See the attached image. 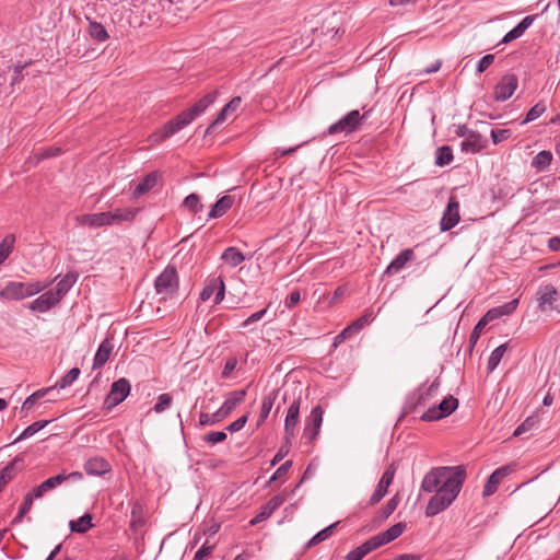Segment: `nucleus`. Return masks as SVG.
<instances>
[{
  "instance_id": "obj_1",
  "label": "nucleus",
  "mask_w": 560,
  "mask_h": 560,
  "mask_svg": "<svg viewBox=\"0 0 560 560\" xmlns=\"http://www.w3.org/2000/svg\"><path fill=\"white\" fill-rule=\"evenodd\" d=\"M466 470L463 466L435 467L425 474L421 482V490L428 493L435 492L425 508V516L433 517L446 510L459 494Z\"/></svg>"
},
{
  "instance_id": "obj_2",
  "label": "nucleus",
  "mask_w": 560,
  "mask_h": 560,
  "mask_svg": "<svg viewBox=\"0 0 560 560\" xmlns=\"http://www.w3.org/2000/svg\"><path fill=\"white\" fill-rule=\"evenodd\" d=\"M218 95V92L207 94L199 100L191 108L182 112L174 119L167 121L162 128L153 132L150 137L153 142H161L180 131L189 125L196 117L202 114L210 106Z\"/></svg>"
},
{
  "instance_id": "obj_3",
  "label": "nucleus",
  "mask_w": 560,
  "mask_h": 560,
  "mask_svg": "<svg viewBox=\"0 0 560 560\" xmlns=\"http://www.w3.org/2000/svg\"><path fill=\"white\" fill-rule=\"evenodd\" d=\"M178 276L174 267H166L156 278L154 287L160 300L166 301L173 299L178 291Z\"/></svg>"
},
{
  "instance_id": "obj_4",
  "label": "nucleus",
  "mask_w": 560,
  "mask_h": 560,
  "mask_svg": "<svg viewBox=\"0 0 560 560\" xmlns=\"http://www.w3.org/2000/svg\"><path fill=\"white\" fill-rule=\"evenodd\" d=\"M369 113L370 112H365L364 114L361 115L358 109L349 112L347 115L341 117L337 122L332 124L328 128V133H349L355 131L360 127L362 120L368 117Z\"/></svg>"
},
{
  "instance_id": "obj_5",
  "label": "nucleus",
  "mask_w": 560,
  "mask_h": 560,
  "mask_svg": "<svg viewBox=\"0 0 560 560\" xmlns=\"http://www.w3.org/2000/svg\"><path fill=\"white\" fill-rule=\"evenodd\" d=\"M458 406V400L448 396L445 397L438 406L429 408L422 416L421 419L424 421H436L442 418L450 416Z\"/></svg>"
},
{
  "instance_id": "obj_6",
  "label": "nucleus",
  "mask_w": 560,
  "mask_h": 560,
  "mask_svg": "<svg viewBox=\"0 0 560 560\" xmlns=\"http://www.w3.org/2000/svg\"><path fill=\"white\" fill-rule=\"evenodd\" d=\"M130 383L127 378L121 377L117 381H115L112 386L110 390L105 399V405L108 408L115 407L119 405L121 401H124L127 396L130 393Z\"/></svg>"
},
{
  "instance_id": "obj_7",
  "label": "nucleus",
  "mask_w": 560,
  "mask_h": 560,
  "mask_svg": "<svg viewBox=\"0 0 560 560\" xmlns=\"http://www.w3.org/2000/svg\"><path fill=\"white\" fill-rule=\"evenodd\" d=\"M214 292H217L214 298V304H219L223 301L225 293V284L222 277L208 278L205 288L200 293V299L202 301H208L213 295Z\"/></svg>"
},
{
  "instance_id": "obj_8",
  "label": "nucleus",
  "mask_w": 560,
  "mask_h": 560,
  "mask_svg": "<svg viewBox=\"0 0 560 560\" xmlns=\"http://www.w3.org/2000/svg\"><path fill=\"white\" fill-rule=\"evenodd\" d=\"M518 80L515 74H505L494 89V98L499 102L509 100L517 89Z\"/></svg>"
},
{
  "instance_id": "obj_9",
  "label": "nucleus",
  "mask_w": 560,
  "mask_h": 560,
  "mask_svg": "<svg viewBox=\"0 0 560 560\" xmlns=\"http://www.w3.org/2000/svg\"><path fill=\"white\" fill-rule=\"evenodd\" d=\"M406 527V523L399 522L390 526L387 530L371 537L369 540L371 541V545L377 549L398 538L405 532Z\"/></svg>"
},
{
  "instance_id": "obj_10",
  "label": "nucleus",
  "mask_w": 560,
  "mask_h": 560,
  "mask_svg": "<svg viewBox=\"0 0 560 560\" xmlns=\"http://www.w3.org/2000/svg\"><path fill=\"white\" fill-rule=\"evenodd\" d=\"M459 202L451 197L440 222L441 231L445 232L453 229L459 222Z\"/></svg>"
},
{
  "instance_id": "obj_11",
  "label": "nucleus",
  "mask_w": 560,
  "mask_h": 560,
  "mask_svg": "<svg viewBox=\"0 0 560 560\" xmlns=\"http://www.w3.org/2000/svg\"><path fill=\"white\" fill-rule=\"evenodd\" d=\"M558 291L552 284H546L538 289L536 293L537 307L545 312L553 307Z\"/></svg>"
},
{
  "instance_id": "obj_12",
  "label": "nucleus",
  "mask_w": 560,
  "mask_h": 560,
  "mask_svg": "<svg viewBox=\"0 0 560 560\" xmlns=\"http://www.w3.org/2000/svg\"><path fill=\"white\" fill-rule=\"evenodd\" d=\"M55 294L54 290H49L35 299L30 304V310L33 312L45 313L60 302V299Z\"/></svg>"
},
{
  "instance_id": "obj_13",
  "label": "nucleus",
  "mask_w": 560,
  "mask_h": 560,
  "mask_svg": "<svg viewBox=\"0 0 560 560\" xmlns=\"http://www.w3.org/2000/svg\"><path fill=\"white\" fill-rule=\"evenodd\" d=\"M323 413L320 406H316L312 409L307 423L304 428V435L310 440H314L317 436L323 422Z\"/></svg>"
},
{
  "instance_id": "obj_14",
  "label": "nucleus",
  "mask_w": 560,
  "mask_h": 560,
  "mask_svg": "<svg viewBox=\"0 0 560 560\" xmlns=\"http://www.w3.org/2000/svg\"><path fill=\"white\" fill-rule=\"evenodd\" d=\"M115 348L114 338L107 337L100 345L94 360H93V369L102 368L110 358Z\"/></svg>"
},
{
  "instance_id": "obj_15",
  "label": "nucleus",
  "mask_w": 560,
  "mask_h": 560,
  "mask_svg": "<svg viewBox=\"0 0 560 560\" xmlns=\"http://www.w3.org/2000/svg\"><path fill=\"white\" fill-rule=\"evenodd\" d=\"M107 212L82 214L75 218L79 225L89 226L91 229H97L101 226L109 225Z\"/></svg>"
},
{
  "instance_id": "obj_16",
  "label": "nucleus",
  "mask_w": 560,
  "mask_h": 560,
  "mask_svg": "<svg viewBox=\"0 0 560 560\" xmlns=\"http://www.w3.org/2000/svg\"><path fill=\"white\" fill-rule=\"evenodd\" d=\"M510 474V467L503 466L498 469H495L488 478L485 488H483V495L490 497L492 495L497 489L500 482Z\"/></svg>"
},
{
  "instance_id": "obj_17",
  "label": "nucleus",
  "mask_w": 560,
  "mask_h": 560,
  "mask_svg": "<svg viewBox=\"0 0 560 560\" xmlns=\"http://www.w3.org/2000/svg\"><path fill=\"white\" fill-rule=\"evenodd\" d=\"M242 98L240 96L233 97L218 114L214 121L207 128L206 135L210 133L211 130L222 122H224L229 115L234 114L241 106Z\"/></svg>"
},
{
  "instance_id": "obj_18",
  "label": "nucleus",
  "mask_w": 560,
  "mask_h": 560,
  "mask_svg": "<svg viewBox=\"0 0 560 560\" xmlns=\"http://www.w3.org/2000/svg\"><path fill=\"white\" fill-rule=\"evenodd\" d=\"M161 178L159 172H151L143 177V179L135 187L132 191L133 198H140L141 196L148 194L153 187L156 186Z\"/></svg>"
},
{
  "instance_id": "obj_19",
  "label": "nucleus",
  "mask_w": 560,
  "mask_h": 560,
  "mask_svg": "<svg viewBox=\"0 0 560 560\" xmlns=\"http://www.w3.org/2000/svg\"><path fill=\"white\" fill-rule=\"evenodd\" d=\"M84 470L90 476H102L110 470V465L103 457H92L84 463Z\"/></svg>"
},
{
  "instance_id": "obj_20",
  "label": "nucleus",
  "mask_w": 560,
  "mask_h": 560,
  "mask_svg": "<svg viewBox=\"0 0 560 560\" xmlns=\"http://www.w3.org/2000/svg\"><path fill=\"white\" fill-rule=\"evenodd\" d=\"M300 399H294L288 409L284 422V431L288 436L293 435L294 429L299 422Z\"/></svg>"
},
{
  "instance_id": "obj_21",
  "label": "nucleus",
  "mask_w": 560,
  "mask_h": 560,
  "mask_svg": "<svg viewBox=\"0 0 560 560\" xmlns=\"http://www.w3.org/2000/svg\"><path fill=\"white\" fill-rule=\"evenodd\" d=\"M413 258L412 249H404L395 259L387 266L385 275L393 276L400 271L405 265Z\"/></svg>"
},
{
  "instance_id": "obj_22",
  "label": "nucleus",
  "mask_w": 560,
  "mask_h": 560,
  "mask_svg": "<svg viewBox=\"0 0 560 560\" xmlns=\"http://www.w3.org/2000/svg\"><path fill=\"white\" fill-rule=\"evenodd\" d=\"M0 298L4 300H22L24 295V283L23 282H9L1 291Z\"/></svg>"
},
{
  "instance_id": "obj_23",
  "label": "nucleus",
  "mask_w": 560,
  "mask_h": 560,
  "mask_svg": "<svg viewBox=\"0 0 560 560\" xmlns=\"http://www.w3.org/2000/svg\"><path fill=\"white\" fill-rule=\"evenodd\" d=\"M245 396V389L231 392L223 405L220 407L221 413H224L225 417H228L236 408V406L244 400Z\"/></svg>"
},
{
  "instance_id": "obj_24",
  "label": "nucleus",
  "mask_w": 560,
  "mask_h": 560,
  "mask_svg": "<svg viewBox=\"0 0 560 560\" xmlns=\"http://www.w3.org/2000/svg\"><path fill=\"white\" fill-rule=\"evenodd\" d=\"M62 482H65V477L63 474L61 472L46 479L45 481H43L40 485L33 489L35 498H42L46 492L57 488Z\"/></svg>"
},
{
  "instance_id": "obj_25",
  "label": "nucleus",
  "mask_w": 560,
  "mask_h": 560,
  "mask_svg": "<svg viewBox=\"0 0 560 560\" xmlns=\"http://www.w3.org/2000/svg\"><path fill=\"white\" fill-rule=\"evenodd\" d=\"M234 198L232 196L225 195L221 197L211 208L209 212V219L221 218L233 206Z\"/></svg>"
},
{
  "instance_id": "obj_26",
  "label": "nucleus",
  "mask_w": 560,
  "mask_h": 560,
  "mask_svg": "<svg viewBox=\"0 0 560 560\" xmlns=\"http://www.w3.org/2000/svg\"><path fill=\"white\" fill-rule=\"evenodd\" d=\"M109 225L120 224L125 221H131L137 214V210L133 209H116L114 211H107Z\"/></svg>"
},
{
  "instance_id": "obj_27",
  "label": "nucleus",
  "mask_w": 560,
  "mask_h": 560,
  "mask_svg": "<svg viewBox=\"0 0 560 560\" xmlns=\"http://www.w3.org/2000/svg\"><path fill=\"white\" fill-rule=\"evenodd\" d=\"M221 259L231 267H237L245 260V256L236 247H228L221 255Z\"/></svg>"
},
{
  "instance_id": "obj_28",
  "label": "nucleus",
  "mask_w": 560,
  "mask_h": 560,
  "mask_svg": "<svg viewBox=\"0 0 560 560\" xmlns=\"http://www.w3.org/2000/svg\"><path fill=\"white\" fill-rule=\"evenodd\" d=\"M78 275L73 272L67 273L63 278H61L56 285L55 294L61 300L67 292L71 289V287L77 282Z\"/></svg>"
},
{
  "instance_id": "obj_29",
  "label": "nucleus",
  "mask_w": 560,
  "mask_h": 560,
  "mask_svg": "<svg viewBox=\"0 0 560 560\" xmlns=\"http://www.w3.org/2000/svg\"><path fill=\"white\" fill-rule=\"evenodd\" d=\"M460 148L462 151L467 153L479 152L483 148L480 135L470 132L468 138L462 141Z\"/></svg>"
},
{
  "instance_id": "obj_30",
  "label": "nucleus",
  "mask_w": 560,
  "mask_h": 560,
  "mask_svg": "<svg viewBox=\"0 0 560 560\" xmlns=\"http://www.w3.org/2000/svg\"><path fill=\"white\" fill-rule=\"evenodd\" d=\"M277 396H278V390H272L262 399L260 415H259V419H258V423H257L258 425H260L269 416V413L272 409V406L277 399Z\"/></svg>"
},
{
  "instance_id": "obj_31",
  "label": "nucleus",
  "mask_w": 560,
  "mask_h": 560,
  "mask_svg": "<svg viewBox=\"0 0 560 560\" xmlns=\"http://www.w3.org/2000/svg\"><path fill=\"white\" fill-rule=\"evenodd\" d=\"M69 526L71 532L84 534L93 526L92 516L86 513L75 521H70Z\"/></svg>"
},
{
  "instance_id": "obj_32",
  "label": "nucleus",
  "mask_w": 560,
  "mask_h": 560,
  "mask_svg": "<svg viewBox=\"0 0 560 560\" xmlns=\"http://www.w3.org/2000/svg\"><path fill=\"white\" fill-rule=\"evenodd\" d=\"M55 390V386L54 387H47V388H43V389H39V390H36L35 393H33L32 395H30L23 402L22 407H21V411H28L33 406L34 404L49 395L50 393H52Z\"/></svg>"
},
{
  "instance_id": "obj_33",
  "label": "nucleus",
  "mask_w": 560,
  "mask_h": 560,
  "mask_svg": "<svg viewBox=\"0 0 560 560\" xmlns=\"http://www.w3.org/2000/svg\"><path fill=\"white\" fill-rule=\"evenodd\" d=\"M375 550L373 545H371V541L368 539L365 542H363L361 546L357 547L352 551H350L345 560H362L363 557H365L371 551Z\"/></svg>"
},
{
  "instance_id": "obj_34",
  "label": "nucleus",
  "mask_w": 560,
  "mask_h": 560,
  "mask_svg": "<svg viewBox=\"0 0 560 560\" xmlns=\"http://www.w3.org/2000/svg\"><path fill=\"white\" fill-rule=\"evenodd\" d=\"M89 34L93 39L97 42H105L108 38V33L105 27L95 21H90Z\"/></svg>"
},
{
  "instance_id": "obj_35",
  "label": "nucleus",
  "mask_w": 560,
  "mask_h": 560,
  "mask_svg": "<svg viewBox=\"0 0 560 560\" xmlns=\"http://www.w3.org/2000/svg\"><path fill=\"white\" fill-rule=\"evenodd\" d=\"M48 423V420H40L32 423L23 430V432L15 439L14 443L33 436L35 433L44 429Z\"/></svg>"
},
{
  "instance_id": "obj_36",
  "label": "nucleus",
  "mask_w": 560,
  "mask_h": 560,
  "mask_svg": "<svg viewBox=\"0 0 560 560\" xmlns=\"http://www.w3.org/2000/svg\"><path fill=\"white\" fill-rule=\"evenodd\" d=\"M552 154L550 151H540L532 161V166L542 171L550 165Z\"/></svg>"
},
{
  "instance_id": "obj_37",
  "label": "nucleus",
  "mask_w": 560,
  "mask_h": 560,
  "mask_svg": "<svg viewBox=\"0 0 560 560\" xmlns=\"http://www.w3.org/2000/svg\"><path fill=\"white\" fill-rule=\"evenodd\" d=\"M453 161V152L450 147H440L435 153V164L439 166L448 165Z\"/></svg>"
},
{
  "instance_id": "obj_38",
  "label": "nucleus",
  "mask_w": 560,
  "mask_h": 560,
  "mask_svg": "<svg viewBox=\"0 0 560 560\" xmlns=\"http://www.w3.org/2000/svg\"><path fill=\"white\" fill-rule=\"evenodd\" d=\"M183 206L191 213H198L202 211L203 205L200 201V197L197 194L188 195L183 202Z\"/></svg>"
},
{
  "instance_id": "obj_39",
  "label": "nucleus",
  "mask_w": 560,
  "mask_h": 560,
  "mask_svg": "<svg viewBox=\"0 0 560 560\" xmlns=\"http://www.w3.org/2000/svg\"><path fill=\"white\" fill-rule=\"evenodd\" d=\"M506 345H500L497 347L490 354L488 360V370L489 372H492L500 363L502 357L504 355L506 351Z\"/></svg>"
},
{
  "instance_id": "obj_40",
  "label": "nucleus",
  "mask_w": 560,
  "mask_h": 560,
  "mask_svg": "<svg viewBox=\"0 0 560 560\" xmlns=\"http://www.w3.org/2000/svg\"><path fill=\"white\" fill-rule=\"evenodd\" d=\"M547 109L546 103L544 101L535 104L526 114L525 119L522 121L523 125L534 121L539 118Z\"/></svg>"
},
{
  "instance_id": "obj_41",
  "label": "nucleus",
  "mask_w": 560,
  "mask_h": 560,
  "mask_svg": "<svg viewBox=\"0 0 560 560\" xmlns=\"http://www.w3.org/2000/svg\"><path fill=\"white\" fill-rule=\"evenodd\" d=\"M225 415L224 413H221V409L219 408L212 415H209V413H206V412H201L200 416H199V423L200 425H210V424H214L217 422H220L222 421L223 419H225Z\"/></svg>"
},
{
  "instance_id": "obj_42",
  "label": "nucleus",
  "mask_w": 560,
  "mask_h": 560,
  "mask_svg": "<svg viewBox=\"0 0 560 560\" xmlns=\"http://www.w3.org/2000/svg\"><path fill=\"white\" fill-rule=\"evenodd\" d=\"M14 236L7 235L0 243V265L9 257L14 244Z\"/></svg>"
},
{
  "instance_id": "obj_43",
  "label": "nucleus",
  "mask_w": 560,
  "mask_h": 560,
  "mask_svg": "<svg viewBox=\"0 0 560 560\" xmlns=\"http://www.w3.org/2000/svg\"><path fill=\"white\" fill-rule=\"evenodd\" d=\"M337 526V523L331 524L327 526L326 528L318 532L315 536L311 538V540L307 542L308 547L315 546L324 540H326L331 534L334 528Z\"/></svg>"
},
{
  "instance_id": "obj_44",
  "label": "nucleus",
  "mask_w": 560,
  "mask_h": 560,
  "mask_svg": "<svg viewBox=\"0 0 560 560\" xmlns=\"http://www.w3.org/2000/svg\"><path fill=\"white\" fill-rule=\"evenodd\" d=\"M141 513H142V506L139 503H135L132 506V510H131V521H130V527L135 530L144 524Z\"/></svg>"
},
{
  "instance_id": "obj_45",
  "label": "nucleus",
  "mask_w": 560,
  "mask_h": 560,
  "mask_svg": "<svg viewBox=\"0 0 560 560\" xmlns=\"http://www.w3.org/2000/svg\"><path fill=\"white\" fill-rule=\"evenodd\" d=\"M538 423V419L535 416L527 417L514 431V436H520L525 432L532 430Z\"/></svg>"
},
{
  "instance_id": "obj_46",
  "label": "nucleus",
  "mask_w": 560,
  "mask_h": 560,
  "mask_svg": "<svg viewBox=\"0 0 560 560\" xmlns=\"http://www.w3.org/2000/svg\"><path fill=\"white\" fill-rule=\"evenodd\" d=\"M80 369L72 368L66 375L61 377V380L58 382L59 388H66L70 386L80 375Z\"/></svg>"
},
{
  "instance_id": "obj_47",
  "label": "nucleus",
  "mask_w": 560,
  "mask_h": 560,
  "mask_svg": "<svg viewBox=\"0 0 560 560\" xmlns=\"http://www.w3.org/2000/svg\"><path fill=\"white\" fill-rule=\"evenodd\" d=\"M501 317L500 311L498 307L489 310L486 315L478 322V324L474 328V334L477 329H481L488 322L498 319Z\"/></svg>"
},
{
  "instance_id": "obj_48",
  "label": "nucleus",
  "mask_w": 560,
  "mask_h": 560,
  "mask_svg": "<svg viewBox=\"0 0 560 560\" xmlns=\"http://www.w3.org/2000/svg\"><path fill=\"white\" fill-rule=\"evenodd\" d=\"M374 319L373 313L368 311L361 317L355 319L351 326L355 332H359L362 328L368 326Z\"/></svg>"
},
{
  "instance_id": "obj_49",
  "label": "nucleus",
  "mask_w": 560,
  "mask_h": 560,
  "mask_svg": "<svg viewBox=\"0 0 560 560\" xmlns=\"http://www.w3.org/2000/svg\"><path fill=\"white\" fill-rule=\"evenodd\" d=\"M49 283L42 282H33V283H24V295L25 298L35 295L47 288Z\"/></svg>"
},
{
  "instance_id": "obj_50",
  "label": "nucleus",
  "mask_w": 560,
  "mask_h": 560,
  "mask_svg": "<svg viewBox=\"0 0 560 560\" xmlns=\"http://www.w3.org/2000/svg\"><path fill=\"white\" fill-rule=\"evenodd\" d=\"M228 438L226 433L223 431H213L207 433L202 439L205 442L209 444H217L225 441Z\"/></svg>"
},
{
  "instance_id": "obj_51",
  "label": "nucleus",
  "mask_w": 560,
  "mask_h": 560,
  "mask_svg": "<svg viewBox=\"0 0 560 560\" xmlns=\"http://www.w3.org/2000/svg\"><path fill=\"white\" fill-rule=\"evenodd\" d=\"M399 503L398 495L393 497L387 501L385 506L382 509V518H387L396 509Z\"/></svg>"
},
{
  "instance_id": "obj_52",
  "label": "nucleus",
  "mask_w": 560,
  "mask_h": 560,
  "mask_svg": "<svg viewBox=\"0 0 560 560\" xmlns=\"http://www.w3.org/2000/svg\"><path fill=\"white\" fill-rule=\"evenodd\" d=\"M171 402H172V397H171V395H168V394H162V395H160V396H159V398H158V402H156V404H155V406H154V410H155L156 412H162V411H164L166 408H168V407H170Z\"/></svg>"
},
{
  "instance_id": "obj_53",
  "label": "nucleus",
  "mask_w": 560,
  "mask_h": 560,
  "mask_svg": "<svg viewBox=\"0 0 560 560\" xmlns=\"http://www.w3.org/2000/svg\"><path fill=\"white\" fill-rule=\"evenodd\" d=\"M387 489H388L387 487H385L381 483H377L375 491L371 495L370 504L374 505V504L378 503L386 495Z\"/></svg>"
},
{
  "instance_id": "obj_54",
  "label": "nucleus",
  "mask_w": 560,
  "mask_h": 560,
  "mask_svg": "<svg viewBox=\"0 0 560 560\" xmlns=\"http://www.w3.org/2000/svg\"><path fill=\"white\" fill-rule=\"evenodd\" d=\"M395 472H396V467L394 464H392L386 470L385 472L383 474L381 480L378 481V483L385 486V487H389L390 483L393 482V479L395 477Z\"/></svg>"
},
{
  "instance_id": "obj_55",
  "label": "nucleus",
  "mask_w": 560,
  "mask_h": 560,
  "mask_svg": "<svg viewBox=\"0 0 560 560\" xmlns=\"http://www.w3.org/2000/svg\"><path fill=\"white\" fill-rule=\"evenodd\" d=\"M292 467V460H287L285 463H283L280 467H278V469L275 471V474L270 477L269 479V483L278 480L279 478L283 477L284 475H287V472L289 471V469Z\"/></svg>"
},
{
  "instance_id": "obj_56",
  "label": "nucleus",
  "mask_w": 560,
  "mask_h": 560,
  "mask_svg": "<svg viewBox=\"0 0 560 560\" xmlns=\"http://www.w3.org/2000/svg\"><path fill=\"white\" fill-rule=\"evenodd\" d=\"M511 136V131L509 129H497L491 130V138L494 144H498L504 140H506Z\"/></svg>"
},
{
  "instance_id": "obj_57",
  "label": "nucleus",
  "mask_w": 560,
  "mask_h": 560,
  "mask_svg": "<svg viewBox=\"0 0 560 560\" xmlns=\"http://www.w3.org/2000/svg\"><path fill=\"white\" fill-rule=\"evenodd\" d=\"M273 512L271 510L268 509V506L265 504L264 506L260 508L258 514L253 518L250 520L249 524L252 526L267 520Z\"/></svg>"
},
{
  "instance_id": "obj_58",
  "label": "nucleus",
  "mask_w": 560,
  "mask_h": 560,
  "mask_svg": "<svg viewBox=\"0 0 560 560\" xmlns=\"http://www.w3.org/2000/svg\"><path fill=\"white\" fill-rule=\"evenodd\" d=\"M518 303H520L518 299H514L503 305L498 306L501 316H506V315L512 314L516 310Z\"/></svg>"
},
{
  "instance_id": "obj_59",
  "label": "nucleus",
  "mask_w": 560,
  "mask_h": 560,
  "mask_svg": "<svg viewBox=\"0 0 560 560\" xmlns=\"http://www.w3.org/2000/svg\"><path fill=\"white\" fill-rule=\"evenodd\" d=\"M287 500V495L284 493H281V494H277L275 497H272L267 503L266 505L268 506L269 510H271L272 512H275L278 508H280L283 502Z\"/></svg>"
},
{
  "instance_id": "obj_60",
  "label": "nucleus",
  "mask_w": 560,
  "mask_h": 560,
  "mask_svg": "<svg viewBox=\"0 0 560 560\" xmlns=\"http://www.w3.org/2000/svg\"><path fill=\"white\" fill-rule=\"evenodd\" d=\"M237 365V359L235 357H231L226 360L223 371H222V377L228 378L230 374L235 370Z\"/></svg>"
},
{
  "instance_id": "obj_61",
  "label": "nucleus",
  "mask_w": 560,
  "mask_h": 560,
  "mask_svg": "<svg viewBox=\"0 0 560 560\" xmlns=\"http://www.w3.org/2000/svg\"><path fill=\"white\" fill-rule=\"evenodd\" d=\"M493 60H494L493 55L483 56L477 65V72L482 73L483 71H486L492 65Z\"/></svg>"
},
{
  "instance_id": "obj_62",
  "label": "nucleus",
  "mask_w": 560,
  "mask_h": 560,
  "mask_svg": "<svg viewBox=\"0 0 560 560\" xmlns=\"http://www.w3.org/2000/svg\"><path fill=\"white\" fill-rule=\"evenodd\" d=\"M524 34V32L521 30L518 25H516L514 28H512L510 32L505 34V36L502 39V43L506 44L510 43L518 37H521Z\"/></svg>"
},
{
  "instance_id": "obj_63",
  "label": "nucleus",
  "mask_w": 560,
  "mask_h": 560,
  "mask_svg": "<svg viewBox=\"0 0 560 560\" xmlns=\"http://www.w3.org/2000/svg\"><path fill=\"white\" fill-rule=\"evenodd\" d=\"M34 499H36L34 495V490L32 492H28L24 497L23 504L20 508V511L22 512V514H27L30 512V510L32 509Z\"/></svg>"
},
{
  "instance_id": "obj_64",
  "label": "nucleus",
  "mask_w": 560,
  "mask_h": 560,
  "mask_svg": "<svg viewBox=\"0 0 560 560\" xmlns=\"http://www.w3.org/2000/svg\"><path fill=\"white\" fill-rule=\"evenodd\" d=\"M213 547L203 545L195 555L194 560H203L212 552Z\"/></svg>"
}]
</instances>
